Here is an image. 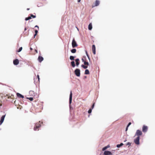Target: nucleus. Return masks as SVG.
Masks as SVG:
<instances>
[{"label": "nucleus", "mask_w": 155, "mask_h": 155, "mask_svg": "<svg viewBox=\"0 0 155 155\" xmlns=\"http://www.w3.org/2000/svg\"><path fill=\"white\" fill-rule=\"evenodd\" d=\"M79 64H80L79 62H76V66L78 67V65H79Z\"/></svg>", "instance_id": "obj_33"}, {"label": "nucleus", "mask_w": 155, "mask_h": 155, "mask_svg": "<svg viewBox=\"0 0 155 155\" xmlns=\"http://www.w3.org/2000/svg\"><path fill=\"white\" fill-rule=\"evenodd\" d=\"M131 124V123L130 122H129L127 126L128 127Z\"/></svg>", "instance_id": "obj_34"}, {"label": "nucleus", "mask_w": 155, "mask_h": 155, "mask_svg": "<svg viewBox=\"0 0 155 155\" xmlns=\"http://www.w3.org/2000/svg\"><path fill=\"white\" fill-rule=\"evenodd\" d=\"M27 99H29L31 101H32L33 100L32 97H27Z\"/></svg>", "instance_id": "obj_27"}, {"label": "nucleus", "mask_w": 155, "mask_h": 155, "mask_svg": "<svg viewBox=\"0 0 155 155\" xmlns=\"http://www.w3.org/2000/svg\"><path fill=\"white\" fill-rule=\"evenodd\" d=\"M29 93L30 94H31L32 95H33V94H34V91H30L29 92Z\"/></svg>", "instance_id": "obj_28"}, {"label": "nucleus", "mask_w": 155, "mask_h": 155, "mask_svg": "<svg viewBox=\"0 0 155 155\" xmlns=\"http://www.w3.org/2000/svg\"><path fill=\"white\" fill-rule=\"evenodd\" d=\"M148 130V127L145 125H143L142 127V131L144 133L147 132Z\"/></svg>", "instance_id": "obj_9"}, {"label": "nucleus", "mask_w": 155, "mask_h": 155, "mask_svg": "<svg viewBox=\"0 0 155 155\" xmlns=\"http://www.w3.org/2000/svg\"><path fill=\"white\" fill-rule=\"evenodd\" d=\"M30 9L29 8H27V10H29Z\"/></svg>", "instance_id": "obj_48"}, {"label": "nucleus", "mask_w": 155, "mask_h": 155, "mask_svg": "<svg viewBox=\"0 0 155 155\" xmlns=\"http://www.w3.org/2000/svg\"><path fill=\"white\" fill-rule=\"evenodd\" d=\"M37 35V34H36L35 33V34L34 35V38H35V37Z\"/></svg>", "instance_id": "obj_37"}, {"label": "nucleus", "mask_w": 155, "mask_h": 155, "mask_svg": "<svg viewBox=\"0 0 155 155\" xmlns=\"http://www.w3.org/2000/svg\"><path fill=\"white\" fill-rule=\"evenodd\" d=\"M26 28H25V31H26Z\"/></svg>", "instance_id": "obj_49"}, {"label": "nucleus", "mask_w": 155, "mask_h": 155, "mask_svg": "<svg viewBox=\"0 0 155 155\" xmlns=\"http://www.w3.org/2000/svg\"><path fill=\"white\" fill-rule=\"evenodd\" d=\"M35 51L36 52V53H38V51H37V50L35 49Z\"/></svg>", "instance_id": "obj_43"}, {"label": "nucleus", "mask_w": 155, "mask_h": 155, "mask_svg": "<svg viewBox=\"0 0 155 155\" xmlns=\"http://www.w3.org/2000/svg\"><path fill=\"white\" fill-rule=\"evenodd\" d=\"M127 141V139H126L124 140V142H126Z\"/></svg>", "instance_id": "obj_45"}, {"label": "nucleus", "mask_w": 155, "mask_h": 155, "mask_svg": "<svg viewBox=\"0 0 155 155\" xmlns=\"http://www.w3.org/2000/svg\"><path fill=\"white\" fill-rule=\"evenodd\" d=\"M90 74L89 71L88 69H86L84 72L85 74Z\"/></svg>", "instance_id": "obj_21"}, {"label": "nucleus", "mask_w": 155, "mask_h": 155, "mask_svg": "<svg viewBox=\"0 0 155 155\" xmlns=\"http://www.w3.org/2000/svg\"><path fill=\"white\" fill-rule=\"evenodd\" d=\"M16 95L19 98H24V96L23 95H22L21 94L18 93H17Z\"/></svg>", "instance_id": "obj_15"}, {"label": "nucleus", "mask_w": 155, "mask_h": 155, "mask_svg": "<svg viewBox=\"0 0 155 155\" xmlns=\"http://www.w3.org/2000/svg\"><path fill=\"white\" fill-rule=\"evenodd\" d=\"M82 61L84 63V61H84V59L83 58H82Z\"/></svg>", "instance_id": "obj_42"}, {"label": "nucleus", "mask_w": 155, "mask_h": 155, "mask_svg": "<svg viewBox=\"0 0 155 155\" xmlns=\"http://www.w3.org/2000/svg\"><path fill=\"white\" fill-rule=\"evenodd\" d=\"M124 144L122 143H121L120 144L117 145L116 147L118 148H120Z\"/></svg>", "instance_id": "obj_17"}, {"label": "nucleus", "mask_w": 155, "mask_h": 155, "mask_svg": "<svg viewBox=\"0 0 155 155\" xmlns=\"http://www.w3.org/2000/svg\"><path fill=\"white\" fill-rule=\"evenodd\" d=\"M112 151H114V150H112Z\"/></svg>", "instance_id": "obj_50"}, {"label": "nucleus", "mask_w": 155, "mask_h": 155, "mask_svg": "<svg viewBox=\"0 0 155 155\" xmlns=\"http://www.w3.org/2000/svg\"><path fill=\"white\" fill-rule=\"evenodd\" d=\"M92 109H91V108L89 109L88 111V114H91L92 112Z\"/></svg>", "instance_id": "obj_29"}, {"label": "nucleus", "mask_w": 155, "mask_h": 155, "mask_svg": "<svg viewBox=\"0 0 155 155\" xmlns=\"http://www.w3.org/2000/svg\"><path fill=\"white\" fill-rule=\"evenodd\" d=\"M131 143L129 142H128L126 144V145L127 146V145H128L129 146H129H131Z\"/></svg>", "instance_id": "obj_32"}, {"label": "nucleus", "mask_w": 155, "mask_h": 155, "mask_svg": "<svg viewBox=\"0 0 155 155\" xmlns=\"http://www.w3.org/2000/svg\"><path fill=\"white\" fill-rule=\"evenodd\" d=\"M75 58V56H70L69 58V59L71 61H74V58Z\"/></svg>", "instance_id": "obj_19"}, {"label": "nucleus", "mask_w": 155, "mask_h": 155, "mask_svg": "<svg viewBox=\"0 0 155 155\" xmlns=\"http://www.w3.org/2000/svg\"><path fill=\"white\" fill-rule=\"evenodd\" d=\"M81 0H78V2H80Z\"/></svg>", "instance_id": "obj_44"}, {"label": "nucleus", "mask_w": 155, "mask_h": 155, "mask_svg": "<svg viewBox=\"0 0 155 155\" xmlns=\"http://www.w3.org/2000/svg\"><path fill=\"white\" fill-rule=\"evenodd\" d=\"M71 44L72 47L73 48L77 47L78 46V45L74 38L73 39Z\"/></svg>", "instance_id": "obj_1"}, {"label": "nucleus", "mask_w": 155, "mask_h": 155, "mask_svg": "<svg viewBox=\"0 0 155 155\" xmlns=\"http://www.w3.org/2000/svg\"><path fill=\"white\" fill-rule=\"evenodd\" d=\"M30 17H31V18H35L36 17V15H33L32 14H30Z\"/></svg>", "instance_id": "obj_24"}, {"label": "nucleus", "mask_w": 155, "mask_h": 155, "mask_svg": "<svg viewBox=\"0 0 155 155\" xmlns=\"http://www.w3.org/2000/svg\"><path fill=\"white\" fill-rule=\"evenodd\" d=\"M84 65H87L88 66L89 65V63L88 62L85 61L84 62Z\"/></svg>", "instance_id": "obj_25"}, {"label": "nucleus", "mask_w": 155, "mask_h": 155, "mask_svg": "<svg viewBox=\"0 0 155 155\" xmlns=\"http://www.w3.org/2000/svg\"><path fill=\"white\" fill-rule=\"evenodd\" d=\"M85 53H86V55H87V57L88 58L89 60V61H90V58L89 56V54H88L87 53V51H85Z\"/></svg>", "instance_id": "obj_23"}, {"label": "nucleus", "mask_w": 155, "mask_h": 155, "mask_svg": "<svg viewBox=\"0 0 155 155\" xmlns=\"http://www.w3.org/2000/svg\"><path fill=\"white\" fill-rule=\"evenodd\" d=\"M104 155H112V153L110 151L108 150H105L104 151Z\"/></svg>", "instance_id": "obj_8"}, {"label": "nucleus", "mask_w": 155, "mask_h": 155, "mask_svg": "<svg viewBox=\"0 0 155 155\" xmlns=\"http://www.w3.org/2000/svg\"><path fill=\"white\" fill-rule=\"evenodd\" d=\"M28 20H29V19H31V17H30V16H28Z\"/></svg>", "instance_id": "obj_39"}, {"label": "nucleus", "mask_w": 155, "mask_h": 155, "mask_svg": "<svg viewBox=\"0 0 155 155\" xmlns=\"http://www.w3.org/2000/svg\"><path fill=\"white\" fill-rule=\"evenodd\" d=\"M94 105H95V103H94L92 104V105L91 107V109H93L94 108Z\"/></svg>", "instance_id": "obj_30"}, {"label": "nucleus", "mask_w": 155, "mask_h": 155, "mask_svg": "<svg viewBox=\"0 0 155 155\" xmlns=\"http://www.w3.org/2000/svg\"><path fill=\"white\" fill-rule=\"evenodd\" d=\"M87 76H84V78H87Z\"/></svg>", "instance_id": "obj_46"}, {"label": "nucleus", "mask_w": 155, "mask_h": 155, "mask_svg": "<svg viewBox=\"0 0 155 155\" xmlns=\"http://www.w3.org/2000/svg\"><path fill=\"white\" fill-rule=\"evenodd\" d=\"M92 28V25L91 23H90L88 26V29L89 30H91Z\"/></svg>", "instance_id": "obj_16"}, {"label": "nucleus", "mask_w": 155, "mask_h": 155, "mask_svg": "<svg viewBox=\"0 0 155 155\" xmlns=\"http://www.w3.org/2000/svg\"><path fill=\"white\" fill-rule=\"evenodd\" d=\"M30 50H32V48H30Z\"/></svg>", "instance_id": "obj_47"}, {"label": "nucleus", "mask_w": 155, "mask_h": 155, "mask_svg": "<svg viewBox=\"0 0 155 155\" xmlns=\"http://www.w3.org/2000/svg\"><path fill=\"white\" fill-rule=\"evenodd\" d=\"M35 28H38V29L39 28V27L37 25H35Z\"/></svg>", "instance_id": "obj_41"}, {"label": "nucleus", "mask_w": 155, "mask_h": 155, "mask_svg": "<svg viewBox=\"0 0 155 155\" xmlns=\"http://www.w3.org/2000/svg\"><path fill=\"white\" fill-rule=\"evenodd\" d=\"M41 121H39L38 122L36 123L35 124V126L34 128V130H36L37 129L41 127V125L39 124V123Z\"/></svg>", "instance_id": "obj_2"}, {"label": "nucleus", "mask_w": 155, "mask_h": 155, "mask_svg": "<svg viewBox=\"0 0 155 155\" xmlns=\"http://www.w3.org/2000/svg\"><path fill=\"white\" fill-rule=\"evenodd\" d=\"M74 74L77 77H79L80 75V70L78 68H76L74 70Z\"/></svg>", "instance_id": "obj_3"}, {"label": "nucleus", "mask_w": 155, "mask_h": 155, "mask_svg": "<svg viewBox=\"0 0 155 155\" xmlns=\"http://www.w3.org/2000/svg\"><path fill=\"white\" fill-rule=\"evenodd\" d=\"M71 51L72 53H75L76 52V50L75 48H73L71 50Z\"/></svg>", "instance_id": "obj_22"}, {"label": "nucleus", "mask_w": 155, "mask_h": 155, "mask_svg": "<svg viewBox=\"0 0 155 155\" xmlns=\"http://www.w3.org/2000/svg\"><path fill=\"white\" fill-rule=\"evenodd\" d=\"M5 116L6 114L4 115H2L1 117L0 120V125H1L3 123Z\"/></svg>", "instance_id": "obj_7"}, {"label": "nucleus", "mask_w": 155, "mask_h": 155, "mask_svg": "<svg viewBox=\"0 0 155 155\" xmlns=\"http://www.w3.org/2000/svg\"><path fill=\"white\" fill-rule=\"evenodd\" d=\"M71 66L73 67L74 68L75 66V62L74 61H72L71 62Z\"/></svg>", "instance_id": "obj_18"}, {"label": "nucleus", "mask_w": 155, "mask_h": 155, "mask_svg": "<svg viewBox=\"0 0 155 155\" xmlns=\"http://www.w3.org/2000/svg\"><path fill=\"white\" fill-rule=\"evenodd\" d=\"M25 21H28V20H28V17H26V18H25Z\"/></svg>", "instance_id": "obj_38"}, {"label": "nucleus", "mask_w": 155, "mask_h": 155, "mask_svg": "<svg viewBox=\"0 0 155 155\" xmlns=\"http://www.w3.org/2000/svg\"><path fill=\"white\" fill-rule=\"evenodd\" d=\"M44 60L43 58L41 56H39L38 58V60L39 62H41Z\"/></svg>", "instance_id": "obj_13"}, {"label": "nucleus", "mask_w": 155, "mask_h": 155, "mask_svg": "<svg viewBox=\"0 0 155 155\" xmlns=\"http://www.w3.org/2000/svg\"><path fill=\"white\" fill-rule=\"evenodd\" d=\"M110 147V145L109 144L107 146L104 147L102 148V151H104L105 150H106L108 148H109Z\"/></svg>", "instance_id": "obj_14"}, {"label": "nucleus", "mask_w": 155, "mask_h": 155, "mask_svg": "<svg viewBox=\"0 0 155 155\" xmlns=\"http://www.w3.org/2000/svg\"><path fill=\"white\" fill-rule=\"evenodd\" d=\"M92 50L93 54H96V47L94 45H92Z\"/></svg>", "instance_id": "obj_12"}, {"label": "nucleus", "mask_w": 155, "mask_h": 155, "mask_svg": "<svg viewBox=\"0 0 155 155\" xmlns=\"http://www.w3.org/2000/svg\"><path fill=\"white\" fill-rule=\"evenodd\" d=\"M37 77L38 78V81H40V78H39V75H37Z\"/></svg>", "instance_id": "obj_36"}, {"label": "nucleus", "mask_w": 155, "mask_h": 155, "mask_svg": "<svg viewBox=\"0 0 155 155\" xmlns=\"http://www.w3.org/2000/svg\"><path fill=\"white\" fill-rule=\"evenodd\" d=\"M75 60V61L76 62H79L80 61L79 59L78 58H77Z\"/></svg>", "instance_id": "obj_31"}, {"label": "nucleus", "mask_w": 155, "mask_h": 155, "mask_svg": "<svg viewBox=\"0 0 155 155\" xmlns=\"http://www.w3.org/2000/svg\"><path fill=\"white\" fill-rule=\"evenodd\" d=\"M142 134V131L139 130H137L136 131L135 136H137V137H140V136Z\"/></svg>", "instance_id": "obj_5"}, {"label": "nucleus", "mask_w": 155, "mask_h": 155, "mask_svg": "<svg viewBox=\"0 0 155 155\" xmlns=\"http://www.w3.org/2000/svg\"><path fill=\"white\" fill-rule=\"evenodd\" d=\"M38 31L37 30H35V32L36 34H38Z\"/></svg>", "instance_id": "obj_35"}, {"label": "nucleus", "mask_w": 155, "mask_h": 155, "mask_svg": "<svg viewBox=\"0 0 155 155\" xmlns=\"http://www.w3.org/2000/svg\"><path fill=\"white\" fill-rule=\"evenodd\" d=\"M81 67L84 69H86L88 68V66L87 65H84V64H82L81 65Z\"/></svg>", "instance_id": "obj_20"}, {"label": "nucleus", "mask_w": 155, "mask_h": 155, "mask_svg": "<svg viewBox=\"0 0 155 155\" xmlns=\"http://www.w3.org/2000/svg\"><path fill=\"white\" fill-rule=\"evenodd\" d=\"M13 63L14 65H17L18 64L19 61L17 59H15L13 60Z\"/></svg>", "instance_id": "obj_10"}, {"label": "nucleus", "mask_w": 155, "mask_h": 155, "mask_svg": "<svg viewBox=\"0 0 155 155\" xmlns=\"http://www.w3.org/2000/svg\"><path fill=\"white\" fill-rule=\"evenodd\" d=\"M22 49V47H21L19 48V49L17 51L18 52H20L21 51Z\"/></svg>", "instance_id": "obj_26"}, {"label": "nucleus", "mask_w": 155, "mask_h": 155, "mask_svg": "<svg viewBox=\"0 0 155 155\" xmlns=\"http://www.w3.org/2000/svg\"><path fill=\"white\" fill-rule=\"evenodd\" d=\"M99 4L100 1L98 0H96L95 3V5H92V7L93 8L95 6H97L99 5Z\"/></svg>", "instance_id": "obj_11"}, {"label": "nucleus", "mask_w": 155, "mask_h": 155, "mask_svg": "<svg viewBox=\"0 0 155 155\" xmlns=\"http://www.w3.org/2000/svg\"><path fill=\"white\" fill-rule=\"evenodd\" d=\"M140 137H137L134 140V142L137 145H139L140 144Z\"/></svg>", "instance_id": "obj_4"}, {"label": "nucleus", "mask_w": 155, "mask_h": 155, "mask_svg": "<svg viewBox=\"0 0 155 155\" xmlns=\"http://www.w3.org/2000/svg\"><path fill=\"white\" fill-rule=\"evenodd\" d=\"M72 91H70V94L69 95V106H70V105L71 104L72 102Z\"/></svg>", "instance_id": "obj_6"}, {"label": "nucleus", "mask_w": 155, "mask_h": 155, "mask_svg": "<svg viewBox=\"0 0 155 155\" xmlns=\"http://www.w3.org/2000/svg\"><path fill=\"white\" fill-rule=\"evenodd\" d=\"M128 127H127V126L126 127V130H125V131H127V130H128Z\"/></svg>", "instance_id": "obj_40"}]
</instances>
